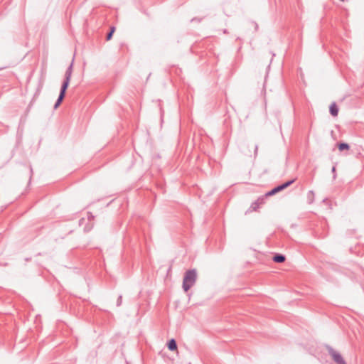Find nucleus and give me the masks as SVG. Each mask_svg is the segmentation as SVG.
I'll return each instance as SVG.
<instances>
[{
    "instance_id": "obj_17",
    "label": "nucleus",
    "mask_w": 364,
    "mask_h": 364,
    "mask_svg": "<svg viewBox=\"0 0 364 364\" xmlns=\"http://www.w3.org/2000/svg\"><path fill=\"white\" fill-rule=\"evenodd\" d=\"M257 150H258V146L257 145H255V155L257 154Z\"/></svg>"
},
{
    "instance_id": "obj_5",
    "label": "nucleus",
    "mask_w": 364,
    "mask_h": 364,
    "mask_svg": "<svg viewBox=\"0 0 364 364\" xmlns=\"http://www.w3.org/2000/svg\"><path fill=\"white\" fill-rule=\"evenodd\" d=\"M70 81V78H68V77H65V79H64V80L62 83L61 87H60V94L65 95L66 90L69 86Z\"/></svg>"
},
{
    "instance_id": "obj_13",
    "label": "nucleus",
    "mask_w": 364,
    "mask_h": 364,
    "mask_svg": "<svg viewBox=\"0 0 364 364\" xmlns=\"http://www.w3.org/2000/svg\"><path fill=\"white\" fill-rule=\"evenodd\" d=\"M114 31H115V28L114 27H112L110 28L109 32L107 33V36H106V40L107 41H109L112 38L113 33L114 32Z\"/></svg>"
},
{
    "instance_id": "obj_3",
    "label": "nucleus",
    "mask_w": 364,
    "mask_h": 364,
    "mask_svg": "<svg viewBox=\"0 0 364 364\" xmlns=\"http://www.w3.org/2000/svg\"><path fill=\"white\" fill-rule=\"evenodd\" d=\"M328 351L337 364H346L341 355L336 352L332 347L328 346Z\"/></svg>"
},
{
    "instance_id": "obj_8",
    "label": "nucleus",
    "mask_w": 364,
    "mask_h": 364,
    "mask_svg": "<svg viewBox=\"0 0 364 364\" xmlns=\"http://www.w3.org/2000/svg\"><path fill=\"white\" fill-rule=\"evenodd\" d=\"M167 346H168V348L171 351H173L177 349V343H176V341H175V339H173V338L171 339L168 342Z\"/></svg>"
},
{
    "instance_id": "obj_2",
    "label": "nucleus",
    "mask_w": 364,
    "mask_h": 364,
    "mask_svg": "<svg viewBox=\"0 0 364 364\" xmlns=\"http://www.w3.org/2000/svg\"><path fill=\"white\" fill-rule=\"evenodd\" d=\"M295 181H296V179L294 178V179L287 181V182H285L282 184L277 186L276 187L272 188L271 191H268L264 195V196L269 197V196H272L275 195L276 193H277L284 190L285 188H288L289 186H290Z\"/></svg>"
},
{
    "instance_id": "obj_14",
    "label": "nucleus",
    "mask_w": 364,
    "mask_h": 364,
    "mask_svg": "<svg viewBox=\"0 0 364 364\" xmlns=\"http://www.w3.org/2000/svg\"><path fill=\"white\" fill-rule=\"evenodd\" d=\"M314 193L313 191H309L308 192V199L309 200V203H311L314 200Z\"/></svg>"
},
{
    "instance_id": "obj_12",
    "label": "nucleus",
    "mask_w": 364,
    "mask_h": 364,
    "mask_svg": "<svg viewBox=\"0 0 364 364\" xmlns=\"http://www.w3.org/2000/svg\"><path fill=\"white\" fill-rule=\"evenodd\" d=\"M73 60L72 61L70 65L67 68L65 73V77H66L68 78H71L72 73H73Z\"/></svg>"
},
{
    "instance_id": "obj_1",
    "label": "nucleus",
    "mask_w": 364,
    "mask_h": 364,
    "mask_svg": "<svg viewBox=\"0 0 364 364\" xmlns=\"http://www.w3.org/2000/svg\"><path fill=\"white\" fill-rule=\"evenodd\" d=\"M197 279V271L192 269L185 272L183 279V289L187 292L196 283Z\"/></svg>"
},
{
    "instance_id": "obj_10",
    "label": "nucleus",
    "mask_w": 364,
    "mask_h": 364,
    "mask_svg": "<svg viewBox=\"0 0 364 364\" xmlns=\"http://www.w3.org/2000/svg\"><path fill=\"white\" fill-rule=\"evenodd\" d=\"M65 95H62L60 93H59V95H58V97L54 105V109H56L60 105V104L62 103L64 97H65Z\"/></svg>"
},
{
    "instance_id": "obj_19",
    "label": "nucleus",
    "mask_w": 364,
    "mask_h": 364,
    "mask_svg": "<svg viewBox=\"0 0 364 364\" xmlns=\"http://www.w3.org/2000/svg\"><path fill=\"white\" fill-rule=\"evenodd\" d=\"M341 1H345L346 0H340Z\"/></svg>"
},
{
    "instance_id": "obj_4",
    "label": "nucleus",
    "mask_w": 364,
    "mask_h": 364,
    "mask_svg": "<svg viewBox=\"0 0 364 364\" xmlns=\"http://www.w3.org/2000/svg\"><path fill=\"white\" fill-rule=\"evenodd\" d=\"M265 198L266 197L264 196L259 198L251 204L250 208L252 210L256 211L259 208V205L264 203Z\"/></svg>"
},
{
    "instance_id": "obj_15",
    "label": "nucleus",
    "mask_w": 364,
    "mask_h": 364,
    "mask_svg": "<svg viewBox=\"0 0 364 364\" xmlns=\"http://www.w3.org/2000/svg\"><path fill=\"white\" fill-rule=\"evenodd\" d=\"M122 302V296L120 295V296L118 297V299H117V306H121Z\"/></svg>"
},
{
    "instance_id": "obj_16",
    "label": "nucleus",
    "mask_w": 364,
    "mask_h": 364,
    "mask_svg": "<svg viewBox=\"0 0 364 364\" xmlns=\"http://www.w3.org/2000/svg\"><path fill=\"white\" fill-rule=\"evenodd\" d=\"M202 20V18H193L191 20V22H200Z\"/></svg>"
},
{
    "instance_id": "obj_9",
    "label": "nucleus",
    "mask_w": 364,
    "mask_h": 364,
    "mask_svg": "<svg viewBox=\"0 0 364 364\" xmlns=\"http://www.w3.org/2000/svg\"><path fill=\"white\" fill-rule=\"evenodd\" d=\"M338 149L340 151H343L344 150H348L350 149V146L348 144L345 142H341L337 144Z\"/></svg>"
},
{
    "instance_id": "obj_6",
    "label": "nucleus",
    "mask_w": 364,
    "mask_h": 364,
    "mask_svg": "<svg viewBox=\"0 0 364 364\" xmlns=\"http://www.w3.org/2000/svg\"><path fill=\"white\" fill-rule=\"evenodd\" d=\"M329 112H330V114L333 116V117H336L338 116V106L336 105V104L335 102H333L330 107H329Z\"/></svg>"
},
{
    "instance_id": "obj_11",
    "label": "nucleus",
    "mask_w": 364,
    "mask_h": 364,
    "mask_svg": "<svg viewBox=\"0 0 364 364\" xmlns=\"http://www.w3.org/2000/svg\"><path fill=\"white\" fill-rule=\"evenodd\" d=\"M65 95H62L60 93H59V95H58V97L54 105V109H56L60 105V104L62 103L64 97H65Z\"/></svg>"
},
{
    "instance_id": "obj_18",
    "label": "nucleus",
    "mask_w": 364,
    "mask_h": 364,
    "mask_svg": "<svg viewBox=\"0 0 364 364\" xmlns=\"http://www.w3.org/2000/svg\"><path fill=\"white\" fill-rule=\"evenodd\" d=\"M331 171H332L333 173H335L336 172V167L333 166Z\"/></svg>"
},
{
    "instance_id": "obj_7",
    "label": "nucleus",
    "mask_w": 364,
    "mask_h": 364,
    "mask_svg": "<svg viewBox=\"0 0 364 364\" xmlns=\"http://www.w3.org/2000/svg\"><path fill=\"white\" fill-rule=\"evenodd\" d=\"M285 259H286L285 256L284 255L279 254V253L275 254L272 257V260L277 263H282L285 261Z\"/></svg>"
}]
</instances>
